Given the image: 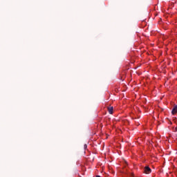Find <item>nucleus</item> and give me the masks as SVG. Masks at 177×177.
I'll return each instance as SVG.
<instances>
[{
	"instance_id": "nucleus-1",
	"label": "nucleus",
	"mask_w": 177,
	"mask_h": 177,
	"mask_svg": "<svg viewBox=\"0 0 177 177\" xmlns=\"http://www.w3.org/2000/svg\"><path fill=\"white\" fill-rule=\"evenodd\" d=\"M145 174H150L151 172V169H150V167H149V166H146L145 167Z\"/></svg>"
},
{
	"instance_id": "nucleus-2",
	"label": "nucleus",
	"mask_w": 177,
	"mask_h": 177,
	"mask_svg": "<svg viewBox=\"0 0 177 177\" xmlns=\"http://www.w3.org/2000/svg\"><path fill=\"white\" fill-rule=\"evenodd\" d=\"M177 113V106H174V107L173 108L172 111H171V114L175 115Z\"/></svg>"
},
{
	"instance_id": "nucleus-3",
	"label": "nucleus",
	"mask_w": 177,
	"mask_h": 177,
	"mask_svg": "<svg viewBox=\"0 0 177 177\" xmlns=\"http://www.w3.org/2000/svg\"><path fill=\"white\" fill-rule=\"evenodd\" d=\"M108 111L109 114H113V106L108 107Z\"/></svg>"
},
{
	"instance_id": "nucleus-4",
	"label": "nucleus",
	"mask_w": 177,
	"mask_h": 177,
	"mask_svg": "<svg viewBox=\"0 0 177 177\" xmlns=\"http://www.w3.org/2000/svg\"><path fill=\"white\" fill-rule=\"evenodd\" d=\"M84 149H86V147H88V145H86V144H85V145H84Z\"/></svg>"
},
{
	"instance_id": "nucleus-5",
	"label": "nucleus",
	"mask_w": 177,
	"mask_h": 177,
	"mask_svg": "<svg viewBox=\"0 0 177 177\" xmlns=\"http://www.w3.org/2000/svg\"><path fill=\"white\" fill-rule=\"evenodd\" d=\"M130 177H135L133 174H131Z\"/></svg>"
}]
</instances>
